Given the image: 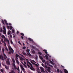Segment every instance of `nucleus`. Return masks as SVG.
<instances>
[{
    "mask_svg": "<svg viewBox=\"0 0 73 73\" xmlns=\"http://www.w3.org/2000/svg\"><path fill=\"white\" fill-rule=\"evenodd\" d=\"M9 50H11L12 51V53H13V52H14V50H13V49H12V48L11 47V46H9Z\"/></svg>",
    "mask_w": 73,
    "mask_h": 73,
    "instance_id": "39448f33",
    "label": "nucleus"
},
{
    "mask_svg": "<svg viewBox=\"0 0 73 73\" xmlns=\"http://www.w3.org/2000/svg\"><path fill=\"white\" fill-rule=\"evenodd\" d=\"M16 58H15V60H18V57H16Z\"/></svg>",
    "mask_w": 73,
    "mask_h": 73,
    "instance_id": "e2e57ef3",
    "label": "nucleus"
},
{
    "mask_svg": "<svg viewBox=\"0 0 73 73\" xmlns=\"http://www.w3.org/2000/svg\"><path fill=\"white\" fill-rule=\"evenodd\" d=\"M12 60L13 63H15V60L14 58H13L12 59Z\"/></svg>",
    "mask_w": 73,
    "mask_h": 73,
    "instance_id": "4be33fe9",
    "label": "nucleus"
},
{
    "mask_svg": "<svg viewBox=\"0 0 73 73\" xmlns=\"http://www.w3.org/2000/svg\"><path fill=\"white\" fill-rule=\"evenodd\" d=\"M39 58H40L41 60H43V58H42V56H39Z\"/></svg>",
    "mask_w": 73,
    "mask_h": 73,
    "instance_id": "6ab92c4d",
    "label": "nucleus"
},
{
    "mask_svg": "<svg viewBox=\"0 0 73 73\" xmlns=\"http://www.w3.org/2000/svg\"><path fill=\"white\" fill-rule=\"evenodd\" d=\"M28 40H29V41H32V42H33V40H32V39L31 38H29Z\"/></svg>",
    "mask_w": 73,
    "mask_h": 73,
    "instance_id": "dca6fc26",
    "label": "nucleus"
},
{
    "mask_svg": "<svg viewBox=\"0 0 73 73\" xmlns=\"http://www.w3.org/2000/svg\"><path fill=\"white\" fill-rule=\"evenodd\" d=\"M0 32H3V29L2 28L0 29Z\"/></svg>",
    "mask_w": 73,
    "mask_h": 73,
    "instance_id": "2f4dec72",
    "label": "nucleus"
},
{
    "mask_svg": "<svg viewBox=\"0 0 73 73\" xmlns=\"http://www.w3.org/2000/svg\"><path fill=\"white\" fill-rule=\"evenodd\" d=\"M4 46H7V45H6V44L5 43H4Z\"/></svg>",
    "mask_w": 73,
    "mask_h": 73,
    "instance_id": "4d7b16f0",
    "label": "nucleus"
},
{
    "mask_svg": "<svg viewBox=\"0 0 73 73\" xmlns=\"http://www.w3.org/2000/svg\"><path fill=\"white\" fill-rule=\"evenodd\" d=\"M2 22L3 23V24H4V25H5V23H4V21L2 20Z\"/></svg>",
    "mask_w": 73,
    "mask_h": 73,
    "instance_id": "473e14b6",
    "label": "nucleus"
},
{
    "mask_svg": "<svg viewBox=\"0 0 73 73\" xmlns=\"http://www.w3.org/2000/svg\"><path fill=\"white\" fill-rule=\"evenodd\" d=\"M7 42L8 44H9V40H7Z\"/></svg>",
    "mask_w": 73,
    "mask_h": 73,
    "instance_id": "09e8293b",
    "label": "nucleus"
},
{
    "mask_svg": "<svg viewBox=\"0 0 73 73\" xmlns=\"http://www.w3.org/2000/svg\"><path fill=\"white\" fill-rule=\"evenodd\" d=\"M21 56H22V57H23V58H24V56L23 55L21 54Z\"/></svg>",
    "mask_w": 73,
    "mask_h": 73,
    "instance_id": "13d9d810",
    "label": "nucleus"
},
{
    "mask_svg": "<svg viewBox=\"0 0 73 73\" xmlns=\"http://www.w3.org/2000/svg\"><path fill=\"white\" fill-rule=\"evenodd\" d=\"M44 70V68H41V72H44L45 71Z\"/></svg>",
    "mask_w": 73,
    "mask_h": 73,
    "instance_id": "9d476101",
    "label": "nucleus"
},
{
    "mask_svg": "<svg viewBox=\"0 0 73 73\" xmlns=\"http://www.w3.org/2000/svg\"><path fill=\"white\" fill-rule=\"evenodd\" d=\"M22 53L23 54H24V55H25V56H26V55H27V54H26V53L25 52H23Z\"/></svg>",
    "mask_w": 73,
    "mask_h": 73,
    "instance_id": "e433bc0d",
    "label": "nucleus"
},
{
    "mask_svg": "<svg viewBox=\"0 0 73 73\" xmlns=\"http://www.w3.org/2000/svg\"><path fill=\"white\" fill-rule=\"evenodd\" d=\"M26 48V47L25 46H24L23 47L22 49H25V48Z\"/></svg>",
    "mask_w": 73,
    "mask_h": 73,
    "instance_id": "79ce46f5",
    "label": "nucleus"
},
{
    "mask_svg": "<svg viewBox=\"0 0 73 73\" xmlns=\"http://www.w3.org/2000/svg\"><path fill=\"white\" fill-rule=\"evenodd\" d=\"M3 33L5 34V35L6 34V30H3Z\"/></svg>",
    "mask_w": 73,
    "mask_h": 73,
    "instance_id": "393cba45",
    "label": "nucleus"
},
{
    "mask_svg": "<svg viewBox=\"0 0 73 73\" xmlns=\"http://www.w3.org/2000/svg\"><path fill=\"white\" fill-rule=\"evenodd\" d=\"M45 57H46V58L47 60H48V59H49L48 58V55H46L45 56Z\"/></svg>",
    "mask_w": 73,
    "mask_h": 73,
    "instance_id": "a878e982",
    "label": "nucleus"
},
{
    "mask_svg": "<svg viewBox=\"0 0 73 73\" xmlns=\"http://www.w3.org/2000/svg\"><path fill=\"white\" fill-rule=\"evenodd\" d=\"M10 36L11 38H12V35L11 34L10 35Z\"/></svg>",
    "mask_w": 73,
    "mask_h": 73,
    "instance_id": "6e6d98bb",
    "label": "nucleus"
},
{
    "mask_svg": "<svg viewBox=\"0 0 73 73\" xmlns=\"http://www.w3.org/2000/svg\"><path fill=\"white\" fill-rule=\"evenodd\" d=\"M26 51L27 52V53H29V49H27V50H26Z\"/></svg>",
    "mask_w": 73,
    "mask_h": 73,
    "instance_id": "c756f323",
    "label": "nucleus"
},
{
    "mask_svg": "<svg viewBox=\"0 0 73 73\" xmlns=\"http://www.w3.org/2000/svg\"><path fill=\"white\" fill-rule=\"evenodd\" d=\"M21 37L22 38V39H24V37L23 36H21Z\"/></svg>",
    "mask_w": 73,
    "mask_h": 73,
    "instance_id": "052dcab7",
    "label": "nucleus"
},
{
    "mask_svg": "<svg viewBox=\"0 0 73 73\" xmlns=\"http://www.w3.org/2000/svg\"><path fill=\"white\" fill-rule=\"evenodd\" d=\"M50 70V67H48V69H46L45 70V71L46 72V73H48V72H47V71L49 73H50L51 71Z\"/></svg>",
    "mask_w": 73,
    "mask_h": 73,
    "instance_id": "f03ea898",
    "label": "nucleus"
},
{
    "mask_svg": "<svg viewBox=\"0 0 73 73\" xmlns=\"http://www.w3.org/2000/svg\"><path fill=\"white\" fill-rule=\"evenodd\" d=\"M12 29V27L11 26H10V30H11V29Z\"/></svg>",
    "mask_w": 73,
    "mask_h": 73,
    "instance_id": "ea45409f",
    "label": "nucleus"
},
{
    "mask_svg": "<svg viewBox=\"0 0 73 73\" xmlns=\"http://www.w3.org/2000/svg\"><path fill=\"white\" fill-rule=\"evenodd\" d=\"M57 73H59V72H60V70L58 69L57 70Z\"/></svg>",
    "mask_w": 73,
    "mask_h": 73,
    "instance_id": "72a5a7b5",
    "label": "nucleus"
},
{
    "mask_svg": "<svg viewBox=\"0 0 73 73\" xmlns=\"http://www.w3.org/2000/svg\"><path fill=\"white\" fill-rule=\"evenodd\" d=\"M31 64H34L35 65V66H37V65H37V64L35 63H36V62H35V60H31ZM33 62H35V63H33Z\"/></svg>",
    "mask_w": 73,
    "mask_h": 73,
    "instance_id": "7ed1b4c3",
    "label": "nucleus"
},
{
    "mask_svg": "<svg viewBox=\"0 0 73 73\" xmlns=\"http://www.w3.org/2000/svg\"><path fill=\"white\" fill-rule=\"evenodd\" d=\"M21 67L22 70H23V72H24V71H25V69H24V67H23V66L21 65Z\"/></svg>",
    "mask_w": 73,
    "mask_h": 73,
    "instance_id": "423d86ee",
    "label": "nucleus"
},
{
    "mask_svg": "<svg viewBox=\"0 0 73 73\" xmlns=\"http://www.w3.org/2000/svg\"><path fill=\"white\" fill-rule=\"evenodd\" d=\"M3 29L4 30H6V29H5V26L3 27Z\"/></svg>",
    "mask_w": 73,
    "mask_h": 73,
    "instance_id": "4c0bfd02",
    "label": "nucleus"
},
{
    "mask_svg": "<svg viewBox=\"0 0 73 73\" xmlns=\"http://www.w3.org/2000/svg\"><path fill=\"white\" fill-rule=\"evenodd\" d=\"M19 33V31H17V34H18V33Z\"/></svg>",
    "mask_w": 73,
    "mask_h": 73,
    "instance_id": "0e129e2a",
    "label": "nucleus"
},
{
    "mask_svg": "<svg viewBox=\"0 0 73 73\" xmlns=\"http://www.w3.org/2000/svg\"><path fill=\"white\" fill-rule=\"evenodd\" d=\"M27 54L29 56H32V54H30V53L29 52L27 53Z\"/></svg>",
    "mask_w": 73,
    "mask_h": 73,
    "instance_id": "aec40b11",
    "label": "nucleus"
},
{
    "mask_svg": "<svg viewBox=\"0 0 73 73\" xmlns=\"http://www.w3.org/2000/svg\"><path fill=\"white\" fill-rule=\"evenodd\" d=\"M21 35L22 36H24V33H21Z\"/></svg>",
    "mask_w": 73,
    "mask_h": 73,
    "instance_id": "a19ab883",
    "label": "nucleus"
},
{
    "mask_svg": "<svg viewBox=\"0 0 73 73\" xmlns=\"http://www.w3.org/2000/svg\"><path fill=\"white\" fill-rule=\"evenodd\" d=\"M13 66H14L15 69H16V65H15V64L14 63H13Z\"/></svg>",
    "mask_w": 73,
    "mask_h": 73,
    "instance_id": "0eeeda50",
    "label": "nucleus"
},
{
    "mask_svg": "<svg viewBox=\"0 0 73 73\" xmlns=\"http://www.w3.org/2000/svg\"><path fill=\"white\" fill-rule=\"evenodd\" d=\"M6 63L7 65H10V62H9V61L8 60L6 62Z\"/></svg>",
    "mask_w": 73,
    "mask_h": 73,
    "instance_id": "f8f14e48",
    "label": "nucleus"
},
{
    "mask_svg": "<svg viewBox=\"0 0 73 73\" xmlns=\"http://www.w3.org/2000/svg\"><path fill=\"white\" fill-rule=\"evenodd\" d=\"M60 73H62V71H61V70H60Z\"/></svg>",
    "mask_w": 73,
    "mask_h": 73,
    "instance_id": "774afa93",
    "label": "nucleus"
},
{
    "mask_svg": "<svg viewBox=\"0 0 73 73\" xmlns=\"http://www.w3.org/2000/svg\"><path fill=\"white\" fill-rule=\"evenodd\" d=\"M30 69H31V70H35V68H33V67H30Z\"/></svg>",
    "mask_w": 73,
    "mask_h": 73,
    "instance_id": "4468645a",
    "label": "nucleus"
},
{
    "mask_svg": "<svg viewBox=\"0 0 73 73\" xmlns=\"http://www.w3.org/2000/svg\"><path fill=\"white\" fill-rule=\"evenodd\" d=\"M37 57H38L37 55H36V60H37Z\"/></svg>",
    "mask_w": 73,
    "mask_h": 73,
    "instance_id": "680f3d73",
    "label": "nucleus"
},
{
    "mask_svg": "<svg viewBox=\"0 0 73 73\" xmlns=\"http://www.w3.org/2000/svg\"><path fill=\"white\" fill-rule=\"evenodd\" d=\"M11 44H13V42L12 41V40H11Z\"/></svg>",
    "mask_w": 73,
    "mask_h": 73,
    "instance_id": "a18cd8bd",
    "label": "nucleus"
},
{
    "mask_svg": "<svg viewBox=\"0 0 73 73\" xmlns=\"http://www.w3.org/2000/svg\"><path fill=\"white\" fill-rule=\"evenodd\" d=\"M4 21H5V23L6 25H8V23H7V21L5 19L4 20Z\"/></svg>",
    "mask_w": 73,
    "mask_h": 73,
    "instance_id": "9b49d317",
    "label": "nucleus"
},
{
    "mask_svg": "<svg viewBox=\"0 0 73 73\" xmlns=\"http://www.w3.org/2000/svg\"><path fill=\"white\" fill-rule=\"evenodd\" d=\"M1 37L2 38H5V36H4V35H2L1 36Z\"/></svg>",
    "mask_w": 73,
    "mask_h": 73,
    "instance_id": "cd10ccee",
    "label": "nucleus"
},
{
    "mask_svg": "<svg viewBox=\"0 0 73 73\" xmlns=\"http://www.w3.org/2000/svg\"><path fill=\"white\" fill-rule=\"evenodd\" d=\"M7 28L8 29H9V26H7Z\"/></svg>",
    "mask_w": 73,
    "mask_h": 73,
    "instance_id": "bf43d9fd",
    "label": "nucleus"
},
{
    "mask_svg": "<svg viewBox=\"0 0 73 73\" xmlns=\"http://www.w3.org/2000/svg\"><path fill=\"white\" fill-rule=\"evenodd\" d=\"M4 66L5 67V68H6V69H9V67L7 66L6 65H5Z\"/></svg>",
    "mask_w": 73,
    "mask_h": 73,
    "instance_id": "2eb2a0df",
    "label": "nucleus"
},
{
    "mask_svg": "<svg viewBox=\"0 0 73 73\" xmlns=\"http://www.w3.org/2000/svg\"><path fill=\"white\" fill-rule=\"evenodd\" d=\"M12 33H15V30L13 29L12 30Z\"/></svg>",
    "mask_w": 73,
    "mask_h": 73,
    "instance_id": "f704fd0d",
    "label": "nucleus"
},
{
    "mask_svg": "<svg viewBox=\"0 0 73 73\" xmlns=\"http://www.w3.org/2000/svg\"><path fill=\"white\" fill-rule=\"evenodd\" d=\"M38 53L39 54H40V56H41L42 55V53L41 52H38Z\"/></svg>",
    "mask_w": 73,
    "mask_h": 73,
    "instance_id": "c85d7f7f",
    "label": "nucleus"
},
{
    "mask_svg": "<svg viewBox=\"0 0 73 73\" xmlns=\"http://www.w3.org/2000/svg\"><path fill=\"white\" fill-rule=\"evenodd\" d=\"M25 60H26L27 62V63H28L29 64V65H31V67H33V66L32 65V64H31V63L30 62H29L28 59L26 58Z\"/></svg>",
    "mask_w": 73,
    "mask_h": 73,
    "instance_id": "20e7f679",
    "label": "nucleus"
},
{
    "mask_svg": "<svg viewBox=\"0 0 73 73\" xmlns=\"http://www.w3.org/2000/svg\"><path fill=\"white\" fill-rule=\"evenodd\" d=\"M20 60H21V61H23V58H21Z\"/></svg>",
    "mask_w": 73,
    "mask_h": 73,
    "instance_id": "37998d69",
    "label": "nucleus"
},
{
    "mask_svg": "<svg viewBox=\"0 0 73 73\" xmlns=\"http://www.w3.org/2000/svg\"><path fill=\"white\" fill-rule=\"evenodd\" d=\"M42 62H44H44H45V60H43L42 59Z\"/></svg>",
    "mask_w": 73,
    "mask_h": 73,
    "instance_id": "c03bdc74",
    "label": "nucleus"
},
{
    "mask_svg": "<svg viewBox=\"0 0 73 73\" xmlns=\"http://www.w3.org/2000/svg\"><path fill=\"white\" fill-rule=\"evenodd\" d=\"M32 48H33V49H35V48H36V47L33 46H32Z\"/></svg>",
    "mask_w": 73,
    "mask_h": 73,
    "instance_id": "c9c22d12",
    "label": "nucleus"
},
{
    "mask_svg": "<svg viewBox=\"0 0 73 73\" xmlns=\"http://www.w3.org/2000/svg\"><path fill=\"white\" fill-rule=\"evenodd\" d=\"M11 33V31H9L8 32V35H10V33Z\"/></svg>",
    "mask_w": 73,
    "mask_h": 73,
    "instance_id": "bb28decb",
    "label": "nucleus"
},
{
    "mask_svg": "<svg viewBox=\"0 0 73 73\" xmlns=\"http://www.w3.org/2000/svg\"><path fill=\"white\" fill-rule=\"evenodd\" d=\"M3 56H4V58H3V55H0V59L1 60H2L3 61H4L5 60L7 59V56L4 53H3Z\"/></svg>",
    "mask_w": 73,
    "mask_h": 73,
    "instance_id": "f257e3e1",
    "label": "nucleus"
},
{
    "mask_svg": "<svg viewBox=\"0 0 73 73\" xmlns=\"http://www.w3.org/2000/svg\"><path fill=\"white\" fill-rule=\"evenodd\" d=\"M18 68H17L16 67V68H15V69H16L18 71L20 72V69H19V67H18Z\"/></svg>",
    "mask_w": 73,
    "mask_h": 73,
    "instance_id": "412c9836",
    "label": "nucleus"
},
{
    "mask_svg": "<svg viewBox=\"0 0 73 73\" xmlns=\"http://www.w3.org/2000/svg\"><path fill=\"white\" fill-rule=\"evenodd\" d=\"M9 25H11V23H9Z\"/></svg>",
    "mask_w": 73,
    "mask_h": 73,
    "instance_id": "338daca9",
    "label": "nucleus"
},
{
    "mask_svg": "<svg viewBox=\"0 0 73 73\" xmlns=\"http://www.w3.org/2000/svg\"><path fill=\"white\" fill-rule=\"evenodd\" d=\"M65 73H68V70H67L66 69H64V70Z\"/></svg>",
    "mask_w": 73,
    "mask_h": 73,
    "instance_id": "6e6552de",
    "label": "nucleus"
},
{
    "mask_svg": "<svg viewBox=\"0 0 73 73\" xmlns=\"http://www.w3.org/2000/svg\"><path fill=\"white\" fill-rule=\"evenodd\" d=\"M35 50H33L32 51V52L33 53V54H35Z\"/></svg>",
    "mask_w": 73,
    "mask_h": 73,
    "instance_id": "58836bf2",
    "label": "nucleus"
},
{
    "mask_svg": "<svg viewBox=\"0 0 73 73\" xmlns=\"http://www.w3.org/2000/svg\"><path fill=\"white\" fill-rule=\"evenodd\" d=\"M27 66H28V67H29V68L30 67V66H29V64H28V63H27Z\"/></svg>",
    "mask_w": 73,
    "mask_h": 73,
    "instance_id": "3c124183",
    "label": "nucleus"
},
{
    "mask_svg": "<svg viewBox=\"0 0 73 73\" xmlns=\"http://www.w3.org/2000/svg\"><path fill=\"white\" fill-rule=\"evenodd\" d=\"M44 52L46 54H48V52L46 51V50H43Z\"/></svg>",
    "mask_w": 73,
    "mask_h": 73,
    "instance_id": "ddd939ff",
    "label": "nucleus"
},
{
    "mask_svg": "<svg viewBox=\"0 0 73 73\" xmlns=\"http://www.w3.org/2000/svg\"><path fill=\"white\" fill-rule=\"evenodd\" d=\"M16 61L17 64H19V62L18 60L16 59Z\"/></svg>",
    "mask_w": 73,
    "mask_h": 73,
    "instance_id": "a211bd4d",
    "label": "nucleus"
},
{
    "mask_svg": "<svg viewBox=\"0 0 73 73\" xmlns=\"http://www.w3.org/2000/svg\"><path fill=\"white\" fill-rule=\"evenodd\" d=\"M44 64H43V63L42 64V66H44Z\"/></svg>",
    "mask_w": 73,
    "mask_h": 73,
    "instance_id": "69168bd1",
    "label": "nucleus"
},
{
    "mask_svg": "<svg viewBox=\"0 0 73 73\" xmlns=\"http://www.w3.org/2000/svg\"><path fill=\"white\" fill-rule=\"evenodd\" d=\"M5 50H7V51H8V48H7V47H6L5 48Z\"/></svg>",
    "mask_w": 73,
    "mask_h": 73,
    "instance_id": "8fccbe9b",
    "label": "nucleus"
},
{
    "mask_svg": "<svg viewBox=\"0 0 73 73\" xmlns=\"http://www.w3.org/2000/svg\"><path fill=\"white\" fill-rule=\"evenodd\" d=\"M9 73H15V71L13 70H12L11 71V72H9Z\"/></svg>",
    "mask_w": 73,
    "mask_h": 73,
    "instance_id": "f3484780",
    "label": "nucleus"
},
{
    "mask_svg": "<svg viewBox=\"0 0 73 73\" xmlns=\"http://www.w3.org/2000/svg\"><path fill=\"white\" fill-rule=\"evenodd\" d=\"M46 63L47 65H49V62H47Z\"/></svg>",
    "mask_w": 73,
    "mask_h": 73,
    "instance_id": "603ef678",
    "label": "nucleus"
},
{
    "mask_svg": "<svg viewBox=\"0 0 73 73\" xmlns=\"http://www.w3.org/2000/svg\"><path fill=\"white\" fill-rule=\"evenodd\" d=\"M49 61H50V63L51 64H53V62H52L50 60H49Z\"/></svg>",
    "mask_w": 73,
    "mask_h": 73,
    "instance_id": "5701e85b",
    "label": "nucleus"
},
{
    "mask_svg": "<svg viewBox=\"0 0 73 73\" xmlns=\"http://www.w3.org/2000/svg\"><path fill=\"white\" fill-rule=\"evenodd\" d=\"M2 52L3 53H4V50H5V49H4V48H3L2 49Z\"/></svg>",
    "mask_w": 73,
    "mask_h": 73,
    "instance_id": "b1692460",
    "label": "nucleus"
},
{
    "mask_svg": "<svg viewBox=\"0 0 73 73\" xmlns=\"http://www.w3.org/2000/svg\"><path fill=\"white\" fill-rule=\"evenodd\" d=\"M45 64L46 65L44 66V68L45 69H47L48 68V67H47V66H46V62H45Z\"/></svg>",
    "mask_w": 73,
    "mask_h": 73,
    "instance_id": "1a4fd4ad",
    "label": "nucleus"
},
{
    "mask_svg": "<svg viewBox=\"0 0 73 73\" xmlns=\"http://www.w3.org/2000/svg\"><path fill=\"white\" fill-rule=\"evenodd\" d=\"M49 66H50L51 67H52V68H53V66H52L50 64H49Z\"/></svg>",
    "mask_w": 73,
    "mask_h": 73,
    "instance_id": "864d4df0",
    "label": "nucleus"
},
{
    "mask_svg": "<svg viewBox=\"0 0 73 73\" xmlns=\"http://www.w3.org/2000/svg\"><path fill=\"white\" fill-rule=\"evenodd\" d=\"M19 55L18 54H16V57H19Z\"/></svg>",
    "mask_w": 73,
    "mask_h": 73,
    "instance_id": "7c9ffc66",
    "label": "nucleus"
},
{
    "mask_svg": "<svg viewBox=\"0 0 73 73\" xmlns=\"http://www.w3.org/2000/svg\"><path fill=\"white\" fill-rule=\"evenodd\" d=\"M1 41H2V42H4V40H3V38L1 39Z\"/></svg>",
    "mask_w": 73,
    "mask_h": 73,
    "instance_id": "de8ad7c7",
    "label": "nucleus"
},
{
    "mask_svg": "<svg viewBox=\"0 0 73 73\" xmlns=\"http://www.w3.org/2000/svg\"><path fill=\"white\" fill-rule=\"evenodd\" d=\"M1 72H4V70L3 69H1Z\"/></svg>",
    "mask_w": 73,
    "mask_h": 73,
    "instance_id": "5fc2aeb1",
    "label": "nucleus"
},
{
    "mask_svg": "<svg viewBox=\"0 0 73 73\" xmlns=\"http://www.w3.org/2000/svg\"><path fill=\"white\" fill-rule=\"evenodd\" d=\"M12 51H10V52H9V54H11V53H12Z\"/></svg>",
    "mask_w": 73,
    "mask_h": 73,
    "instance_id": "49530a36",
    "label": "nucleus"
}]
</instances>
